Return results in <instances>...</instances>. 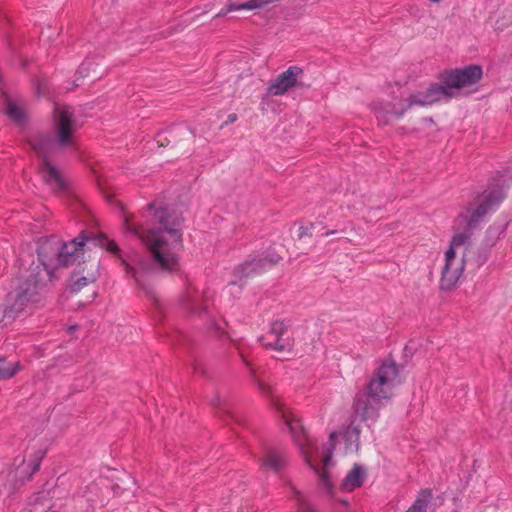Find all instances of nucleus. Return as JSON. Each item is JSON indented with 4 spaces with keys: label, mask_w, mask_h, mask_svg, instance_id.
<instances>
[{
    "label": "nucleus",
    "mask_w": 512,
    "mask_h": 512,
    "mask_svg": "<svg viewBox=\"0 0 512 512\" xmlns=\"http://www.w3.org/2000/svg\"><path fill=\"white\" fill-rule=\"evenodd\" d=\"M147 208L153 211L156 227L144 229L142 225L133 223L130 217L125 216L123 230L126 234L145 243L151 256H139L133 264L129 263L122 258L121 249L114 240L103 234L92 236L91 233L83 230L68 243H62L54 236L41 241L37 248L39 260L37 265L47 273V279L51 281L54 270L78 261L79 252L83 251L86 243H91L120 258L126 272L135 279L138 287L155 299L153 286L147 281V277L158 269L169 272L178 269L179 252L183 248L181 230L183 218L163 205L156 207L154 202L149 203Z\"/></svg>",
    "instance_id": "f257e3e1"
},
{
    "label": "nucleus",
    "mask_w": 512,
    "mask_h": 512,
    "mask_svg": "<svg viewBox=\"0 0 512 512\" xmlns=\"http://www.w3.org/2000/svg\"><path fill=\"white\" fill-rule=\"evenodd\" d=\"M57 139L50 133H40L29 139V145L40 161L44 182L56 193L67 191L68 184L60 170L50 158L59 150L75 147L74 132L77 122L73 109L66 105H55L53 110Z\"/></svg>",
    "instance_id": "f03ea898"
},
{
    "label": "nucleus",
    "mask_w": 512,
    "mask_h": 512,
    "mask_svg": "<svg viewBox=\"0 0 512 512\" xmlns=\"http://www.w3.org/2000/svg\"><path fill=\"white\" fill-rule=\"evenodd\" d=\"M49 281L47 273L34 262L21 271L16 284L5 297L1 322L7 325L37 309L45 299Z\"/></svg>",
    "instance_id": "7ed1b4c3"
},
{
    "label": "nucleus",
    "mask_w": 512,
    "mask_h": 512,
    "mask_svg": "<svg viewBox=\"0 0 512 512\" xmlns=\"http://www.w3.org/2000/svg\"><path fill=\"white\" fill-rule=\"evenodd\" d=\"M482 75V67L475 64L444 70L438 76L439 83H432L426 91L412 94L405 101L408 102V108H411L415 105H432L443 98L451 99L454 89L474 85L481 80Z\"/></svg>",
    "instance_id": "20e7f679"
},
{
    "label": "nucleus",
    "mask_w": 512,
    "mask_h": 512,
    "mask_svg": "<svg viewBox=\"0 0 512 512\" xmlns=\"http://www.w3.org/2000/svg\"><path fill=\"white\" fill-rule=\"evenodd\" d=\"M399 366L390 360H385L377 368L366 385V399L357 397L354 410L363 421H375L378 416L379 404L392 396L393 388L399 383Z\"/></svg>",
    "instance_id": "39448f33"
},
{
    "label": "nucleus",
    "mask_w": 512,
    "mask_h": 512,
    "mask_svg": "<svg viewBox=\"0 0 512 512\" xmlns=\"http://www.w3.org/2000/svg\"><path fill=\"white\" fill-rule=\"evenodd\" d=\"M508 187L509 184L505 185L504 182L500 183L499 179H494L488 188L478 196L476 207H473L474 204H469L466 207V214H461L459 217L466 222L467 229L475 228L487 213L500 205L506 197L505 190Z\"/></svg>",
    "instance_id": "423d86ee"
},
{
    "label": "nucleus",
    "mask_w": 512,
    "mask_h": 512,
    "mask_svg": "<svg viewBox=\"0 0 512 512\" xmlns=\"http://www.w3.org/2000/svg\"><path fill=\"white\" fill-rule=\"evenodd\" d=\"M281 259V256L277 254L266 256L257 255L253 257L249 256L234 268L233 276L235 280L231 281L229 285H239L242 287L246 283L247 279L260 275L266 270L272 268Z\"/></svg>",
    "instance_id": "0eeeda50"
},
{
    "label": "nucleus",
    "mask_w": 512,
    "mask_h": 512,
    "mask_svg": "<svg viewBox=\"0 0 512 512\" xmlns=\"http://www.w3.org/2000/svg\"><path fill=\"white\" fill-rule=\"evenodd\" d=\"M43 457L44 452L38 450L28 463L23 459L16 469L9 471L6 475L0 473V483L4 479H7L9 482L8 485H5L8 495L14 493L18 487L31 479L32 475L40 469Z\"/></svg>",
    "instance_id": "6e6552de"
},
{
    "label": "nucleus",
    "mask_w": 512,
    "mask_h": 512,
    "mask_svg": "<svg viewBox=\"0 0 512 512\" xmlns=\"http://www.w3.org/2000/svg\"><path fill=\"white\" fill-rule=\"evenodd\" d=\"M455 260V247L450 245L449 249L445 253V265L442 270V277L440 281V287L443 290L453 289L463 272L465 259L463 258L459 265H455Z\"/></svg>",
    "instance_id": "1a4fd4ad"
},
{
    "label": "nucleus",
    "mask_w": 512,
    "mask_h": 512,
    "mask_svg": "<svg viewBox=\"0 0 512 512\" xmlns=\"http://www.w3.org/2000/svg\"><path fill=\"white\" fill-rule=\"evenodd\" d=\"M302 74V68L298 66H290L287 70L278 75L275 80L271 81L267 87V95H284L289 89L297 85L298 78Z\"/></svg>",
    "instance_id": "9d476101"
},
{
    "label": "nucleus",
    "mask_w": 512,
    "mask_h": 512,
    "mask_svg": "<svg viewBox=\"0 0 512 512\" xmlns=\"http://www.w3.org/2000/svg\"><path fill=\"white\" fill-rule=\"evenodd\" d=\"M408 104L404 106L396 105L391 102H375L372 105V110L380 124L387 125L391 117L401 118L408 110Z\"/></svg>",
    "instance_id": "9b49d317"
},
{
    "label": "nucleus",
    "mask_w": 512,
    "mask_h": 512,
    "mask_svg": "<svg viewBox=\"0 0 512 512\" xmlns=\"http://www.w3.org/2000/svg\"><path fill=\"white\" fill-rule=\"evenodd\" d=\"M286 454L282 450L269 448L262 459V467L276 473L281 472L286 465Z\"/></svg>",
    "instance_id": "f8f14e48"
},
{
    "label": "nucleus",
    "mask_w": 512,
    "mask_h": 512,
    "mask_svg": "<svg viewBox=\"0 0 512 512\" xmlns=\"http://www.w3.org/2000/svg\"><path fill=\"white\" fill-rule=\"evenodd\" d=\"M273 1L274 0H249L247 2L237 3L229 0L226 6L215 15V18L225 17L228 13L233 11L261 9Z\"/></svg>",
    "instance_id": "ddd939ff"
},
{
    "label": "nucleus",
    "mask_w": 512,
    "mask_h": 512,
    "mask_svg": "<svg viewBox=\"0 0 512 512\" xmlns=\"http://www.w3.org/2000/svg\"><path fill=\"white\" fill-rule=\"evenodd\" d=\"M366 477L367 473L365 468L362 465L354 464L352 469L347 473L345 478L342 480L341 486L345 491H354L356 488L362 486Z\"/></svg>",
    "instance_id": "4468645a"
},
{
    "label": "nucleus",
    "mask_w": 512,
    "mask_h": 512,
    "mask_svg": "<svg viewBox=\"0 0 512 512\" xmlns=\"http://www.w3.org/2000/svg\"><path fill=\"white\" fill-rule=\"evenodd\" d=\"M336 437H337V433L336 432H331L330 433V437L329 438H330L331 448L329 449V453L323 459V468L320 469L319 467L310 464L311 468L318 474L320 480L322 481V484L324 485V487L328 491H330L331 488H332V483H331V480H330L328 466L331 463V451L334 449V443L333 442H334Z\"/></svg>",
    "instance_id": "2eb2a0df"
},
{
    "label": "nucleus",
    "mask_w": 512,
    "mask_h": 512,
    "mask_svg": "<svg viewBox=\"0 0 512 512\" xmlns=\"http://www.w3.org/2000/svg\"><path fill=\"white\" fill-rule=\"evenodd\" d=\"M180 304L183 309L190 314H201L204 308L199 302L198 293L190 288L182 295Z\"/></svg>",
    "instance_id": "dca6fc26"
},
{
    "label": "nucleus",
    "mask_w": 512,
    "mask_h": 512,
    "mask_svg": "<svg viewBox=\"0 0 512 512\" xmlns=\"http://www.w3.org/2000/svg\"><path fill=\"white\" fill-rule=\"evenodd\" d=\"M239 354H240L244 364L248 368L249 373L252 378V381L256 384L259 392L266 397H272V395H273L272 386L257 376L256 369L254 368L253 364L248 360V358L242 351H240Z\"/></svg>",
    "instance_id": "f3484780"
},
{
    "label": "nucleus",
    "mask_w": 512,
    "mask_h": 512,
    "mask_svg": "<svg viewBox=\"0 0 512 512\" xmlns=\"http://www.w3.org/2000/svg\"><path fill=\"white\" fill-rule=\"evenodd\" d=\"M259 341L266 348L276 351H291L294 346V338L292 333L285 336L276 337L274 341L265 342V337H261Z\"/></svg>",
    "instance_id": "a211bd4d"
},
{
    "label": "nucleus",
    "mask_w": 512,
    "mask_h": 512,
    "mask_svg": "<svg viewBox=\"0 0 512 512\" xmlns=\"http://www.w3.org/2000/svg\"><path fill=\"white\" fill-rule=\"evenodd\" d=\"M317 230L320 233V236H329L337 234L338 232H343V230L331 229L326 230V226H324L321 222L319 223H310L307 226H300L298 229V238L302 239L303 237H311L313 235V231Z\"/></svg>",
    "instance_id": "6ab92c4d"
},
{
    "label": "nucleus",
    "mask_w": 512,
    "mask_h": 512,
    "mask_svg": "<svg viewBox=\"0 0 512 512\" xmlns=\"http://www.w3.org/2000/svg\"><path fill=\"white\" fill-rule=\"evenodd\" d=\"M432 499V491L430 489H422L413 505L406 512H427L428 505Z\"/></svg>",
    "instance_id": "aec40b11"
},
{
    "label": "nucleus",
    "mask_w": 512,
    "mask_h": 512,
    "mask_svg": "<svg viewBox=\"0 0 512 512\" xmlns=\"http://www.w3.org/2000/svg\"><path fill=\"white\" fill-rule=\"evenodd\" d=\"M22 369L20 362H8L6 358L0 357V380H7L14 377Z\"/></svg>",
    "instance_id": "412c9836"
},
{
    "label": "nucleus",
    "mask_w": 512,
    "mask_h": 512,
    "mask_svg": "<svg viewBox=\"0 0 512 512\" xmlns=\"http://www.w3.org/2000/svg\"><path fill=\"white\" fill-rule=\"evenodd\" d=\"M5 113L9 119L18 125H24L27 122L23 109L12 101H8Z\"/></svg>",
    "instance_id": "4be33fe9"
},
{
    "label": "nucleus",
    "mask_w": 512,
    "mask_h": 512,
    "mask_svg": "<svg viewBox=\"0 0 512 512\" xmlns=\"http://www.w3.org/2000/svg\"><path fill=\"white\" fill-rule=\"evenodd\" d=\"M291 320H277L271 324L269 335L276 337L285 336L291 334Z\"/></svg>",
    "instance_id": "5701e85b"
},
{
    "label": "nucleus",
    "mask_w": 512,
    "mask_h": 512,
    "mask_svg": "<svg viewBox=\"0 0 512 512\" xmlns=\"http://www.w3.org/2000/svg\"><path fill=\"white\" fill-rule=\"evenodd\" d=\"M286 425L289 428L290 432L292 433L295 442L302 447L306 442L309 444V439L307 435L305 434L304 430L299 427L298 424H294L292 422L286 421Z\"/></svg>",
    "instance_id": "b1692460"
},
{
    "label": "nucleus",
    "mask_w": 512,
    "mask_h": 512,
    "mask_svg": "<svg viewBox=\"0 0 512 512\" xmlns=\"http://www.w3.org/2000/svg\"><path fill=\"white\" fill-rule=\"evenodd\" d=\"M94 278H88L85 276H78V274H72L70 277V290L71 292L77 293L83 287L87 286L89 283L94 282Z\"/></svg>",
    "instance_id": "393cba45"
},
{
    "label": "nucleus",
    "mask_w": 512,
    "mask_h": 512,
    "mask_svg": "<svg viewBox=\"0 0 512 512\" xmlns=\"http://www.w3.org/2000/svg\"><path fill=\"white\" fill-rule=\"evenodd\" d=\"M94 66V62L89 60V59H86L84 60L80 66L78 67V70L76 72V74L78 75L77 79H80V78H85L89 75L90 71L92 70Z\"/></svg>",
    "instance_id": "a878e982"
},
{
    "label": "nucleus",
    "mask_w": 512,
    "mask_h": 512,
    "mask_svg": "<svg viewBox=\"0 0 512 512\" xmlns=\"http://www.w3.org/2000/svg\"><path fill=\"white\" fill-rule=\"evenodd\" d=\"M296 500L298 504V512H314L309 503L304 499L300 492L295 491Z\"/></svg>",
    "instance_id": "bb28decb"
},
{
    "label": "nucleus",
    "mask_w": 512,
    "mask_h": 512,
    "mask_svg": "<svg viewBox=\"0 0 512 512\" xmlns=\"http://www.w3.org/2000/svg\"><path fill=\"white\" fill-rule=\"evenodd\" d=\"M169 134L171 137H174L176 135H187V136H190V138H194V136H195L193 131L186 126L177 127L175 129L169 131Z\"/></svg>",
    "instance_id": "cd10ccee"
},
{
    "label": "nucleus",
    "mask_w": 512,
    "mask_h": 512,
    "mask_svg": "<svg viewBox=\"0 0 512 512\" xmlns=\"http://www.w3.org/2000/svg\"><path fill=\"white\" fill-rule=\"evenodd\" d=\"M468 239H469V235L467 233H458L452 237L450 245H453V247L456 248L458 246L464 245Z\"/></svg>",
    "instance_id": "c85d7f7f"
},
{
    "label": "nucleus",
    "mask_w": 512,
    "mask_h": 512,
    "mask_svg": "<svg viewBox=\"0 0 512 512\" xmlns=\"http://www.w3.org/2000/svg\"><path fill=\"white\" fill-rule=\"evenodd\" d=\"M489 258V250L488 248H480L478 250V253H477V257H476V265L479 267V266H482L484 263L487 262Z\"/></svg>",
    "instance_id": "c756f323"
},
{
    "label": "nucleus",
    "mask_w": 512,
    "mask_h": 512,
    "mask_svg": "<svg viewBox=\"0 0 512 512\" xmlns=\"http://www.w3.org/2000/svg\"><path fill=\"white\" fill-rule=\"evenodd\" d=\"M237 115L235 113H231L228 115L227 120L223 123V125H228L234 123L237 120Z\"/></svg>",
    "instance_id": "7c9ffc66"
},
{
    "label": "nucleus",
    "mask_w": 512,
    "mask_h": 512,
    "mask_svg": "<svg viewBox=\"0 0 512 512\" xmlns=\"http://www.w3.org/2000/svg\"><path fill=\"white\" fill-rule=\"evenodd\" d=\"M158 143H159L160 146H166V145H169L170 140H168L167 138H165L164 141L159 139Z\"/></svg>",
    "instance_id": "2f4dec72"
},
{
    "label": "nucleus",
    "mask_w": 512,
    "mask_h": 512,
    "mask_svg": "<svg viewBox=\"0 0 512 512\" xmlns=\"http://www.w3.org/2000/svg\"><path fill=\"white\" fill-rule=\"evenodd\" d=\"M352 431L355 433V435L358 437L360 434V429L358 427H350Z\"/></svg>",
    "instance_id": "473e14b6"
},
{
    "label": "nucleus",
    "mask_w": 512,
    "mask_h": 512,
    "mask_svg": "<svg viewBox=\"0 0 512 512\" xmlns=\"http://www.w3.org/2000/svg\"><path fill=\"white\" fill-rule=\"evenodd\" d=\"M493 231H494V229H493L492 227H490V228L488 229V231H487V232L490 234V233H492Z\"/></svg>",
    "instance_id": "72a5a7b5"
},
{
    "label": "nucleus",
    "mask_w": 512,
    "mask_h": 512,
    "mask_svg": "<svg viewBox=\"0 0 512 512\" xmlns=\"http://www.w3.org/2000/svg\"><path fill=\"white\" fill-rule=\"evenodd\" d=\"M431 2H434V3H437L439 2L440 0H430Z\"/></svg>",
    "instance_id": "f704fd0d"
}]
</instances>
